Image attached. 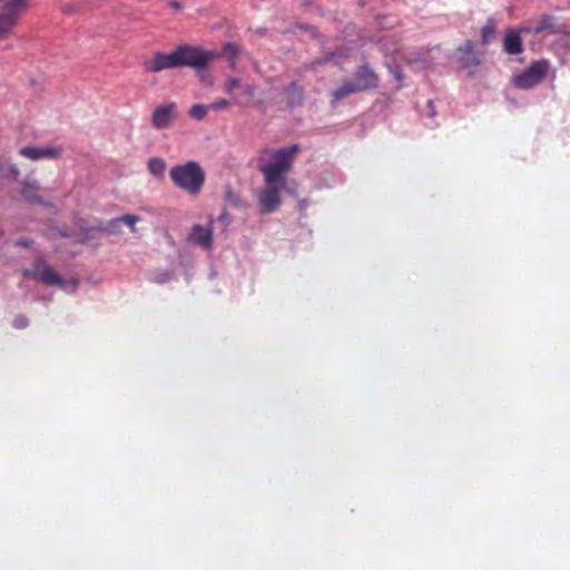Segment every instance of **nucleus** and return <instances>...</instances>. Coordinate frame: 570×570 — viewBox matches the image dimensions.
I'll list each match as a JSON object with an SVG mask.
<instances>
[{"mask_svg":"<svg viewBox=\"0 0 570 570\" xmlns=\"http://www.w3.org/2000/svg\"><path fill=\"white\" fill-rule=\"evenodd\" d=\"M39 184L37 180H26L22 184L21 196L30 204H40L47 207H52V204L46 202L39 194Z\"/></svg>","mask_w":570,"mask_h":570,"instance_id":"4468645a","label":"nucleus"},{"mask_svg":"<svg viewBox=\"0 0 570 570\" xmlns=\"http://www.w3.org/2000/svg\"><path fill=\"white\" fill-rule=\"evenodd\" d=\"M31 244H32V240L27 237H22V238L14 240V245H17V246L30 247Z\"/></svg>","mask_w":570,"mask_h":570,"instance_id":"cd10ccee","label":"nucleus"},{"mask_svg":"<svg viewBox=\"0 0 570 570\" xmlns=\"http://www.w3.org/2000/svg\"><path fill=\"white\" fill-rule=\"evenodd\" d=\"M299 146L294 144L274 150L269 154V160L265 161L262 156L258 160V169L264 176L265 183L286 184V174L292 168L294 157L298 153Z\"/></svg>","mask_w":570,"mask_h":570,"instance_id":"f257e3e1","label":"nucleus"},{"mask_svg":"<svg viewBox=\"0 0 570 570\" xmlns=\"http://www.w3.org/2000/svg\"><path fill=\"white\" fill-rule=\"evenodd\" d=\"M149 173L156 178H163L166 170V161L159 157H153L147 164Z\"/></svg>","mask_w":570,"mask_h":570,"instance_id":"6ab92c4d","label":"nucleus"},{"mask_svg":"<svg viewBox=\"0 0 570 570\" xmlns=\"http://www.w3.org/2000/svg\"><path fill=\"white\" fill-rule=\"evenodd\" d=\"M428 109H429V115L431 117H434L436 111H435V107H434L433 100H429L428 101Z\"/></svg>","mask_w":570,"mask_h":570,"instance_id":"7c9ffc66","label":"nucleus"},{"mask_svg":"<svg viewBox=\"0 0 570 570\" xmlns=\"http://www.w3.org/2000/svg\"><path fill=\"white\" fill-rule=\"evenodd\" d=\"M387 67H389L390 72L394 76V78L397 81H402L403 72H402L401 68L399 66H392V65H389Z\"/></svg>","mask_w":570,"mask_h":570,"instance_id":"bb28decb","label":"nucleus"},{"mask_svg":"<svg viewBox=\"0 0 570 570\" xmlns=\"http://www.w3.org/2000/svg\"><path fill=\"white\" fill-rule=\"evenodd\" d=\"M178 118V106L176 102H166L156 107L151 114V125L155 129L169 128Z\"/></svg>","mask_w":570,"mask_h":570,"instance_id":"6e6552de","label":"nucleus"},{"mask_svg":"<svg viewBox=\"0 0 570 570\" xmlns=\"http://www.w3.org/2000/svg\"><path fill=\"white\" fill-rule=\"evenodd\" d=\"M140 219L141 218L139 216L128 214V215H124V216L114 218L112 220H110L109 226H110V228H116V227H118L119 224L124 223L130 228L131 232H135L136 230L135 225Z\"/></svg>","mask_w":570,"mask_h":570,"instance_id":"aec40b11","label":"nucleus"},{"mask_svg":"<svg viewBox=\"0 0 570 570\" xmlns=\"http://www.w3.org/2000/svg\"><path fill=\"white\" fill-rule=\"evenodd\" d=\"M548 60L533 61L525 70L514 76L513 83L520 89H530L540 83L549 71Z\"/></svg>","mask_w":570,"mask_h":570,"instance_id":"423d86ee","label":"nucleus"},{"mask_svg":"<svg viewBox=\"0 0 570 570\" xmlns=\"http://www.w3.org/2000/svg\"><path fill=\"white\" fill-rule=\"evenodd\" d=\"M238 47L235 43L227 42L224 45L222 52L218 53V57L224 56L228 60L230 67H234L238 57Z\"/></svg>","mask_w":570,"mask_h":570,"instance_id":"412c9836","label":"nucleus"},{"mask_svg":"<svg viewBox=\"0 0 570 570\" xmlns=\"http://www.w3.org/2000/svg\"><path fill=\"white\" fill-rule=\"evenodd\" d=\"M23 275L47 285L59 286L66 293H75L79 286L78 279H62L53 268L43 261L36 262L32 269H24Z\"/></svg>","mask_w":570,"mask_h":570,"instance_id":"7ed1b4c3","label":"nucleus"},{"mask_svg":"<svg viewBox=\"0 0 570 570\" xmlns=\"http://www.w3.org/2000/svg\"><path fill=\"white\" fill-rule=\"evenodd\" d=\"M284 183H265V188L258 197L259 206L264 213H274L281 205V191L285 188Z\"/></svg>","mask_w":570,"mask_h":570,"instance_id":"1a4fd4ad","label":"nucleus"},{"mask_svg":"<svg viewBox=\"0 0 570 570\" xmlns=\"http://www.w3.org/2000/svg\"><path fill=\"white\" fill-rule=\"evenodd\" d=\"M170 279V274L168 272L161 274L159 277H155L154 282L156 283H165Z\"/></svg>","mask_w":570,"mask_h":570,"instance_id":"c756f323","label":"nucleus"},{"mask_svg":"<svg viewBox=\"0 0 570 570\" xmlns=\"http://www.w3.org/2000/svg\"><path fill=\"white\" fill-rule=\"evenodd\" d=\"M142 66L147 72L151 73L179 68L176 49L170 53L157 51L151 58L144 60Z\"/></svg>","mask_w":570,"mask_h":570,"instance_id":"9d476101","label":"nucleus"},{"mask_svg":"<svg viewBox=\"0 0 570 570\" xmlns=\"http://www.w3.org/2000/svg\"><path fill=\"white\" fill-rule=\"evenodd\" d=\"M171 183L188 195L195 196L200 193L205 184V171L195 160L178 164L169 169Z\"/></svg>","mask_w":570,"mask_h":570,"instance_id":"f03ea898","label":"nucleus"},{"mask_svg":"<svg viewBox=\"0 0 570 570\" xmlns=\"http://www.w3.org/2000/svg\"><path fill=\"white\" fill-rule=\"evenodd\" d=\"M187 242L206 250L213 247V229L210 226L194 225L187 237Z\"/></svg>","mask_w":570,"mask_h":570,"instance_id":"9b49d317","label":"nucleus"},{"mask_svg":"<svg viewBox=\"0 0 570 570\" xmlns=\"http://www.w3.org/2000/svg\"><path fill=\"white\" fill-rule=\"evenodd\" d=\"M11 173H12L14 176L19 175V170H18V168H17V167H12V168H11Z\"/></svg>","mask_w":570,"mask_h":570,"instance_id":"473e14b6","label":"nucleus"},{"mask_svg":"<svg viewBox=\"0 0 570 570\" xmlns=\"http://www.w3.org/2000/svg\"><path fill=\"white\" fill-rule=\"evenodd\" d=\"M495 35V26L493 21H488L485 26H483L481 30V38L483 43L490 42L491 39L494 38Z\"/></svg>","mask_w":570,"mask_h":570,"instance_id":"5701e85b","label":"nucleus"},{"mask_svg":"<svg viewBox=\"0 0 570 570\" xmlns=\"http://www.w3.org/2000/svg\"><path fill=\"white\" fill-rule=\"evenodd\" d=\"M361 92L356 89L354 81L347 80L340 88L332 92V105H336L340 100L344 99L348 95Z\"/></svg>","mask_w":570,"mask_h":570,"instance_id":"f3484780","label":"nucleus"},{"mask_svg":"<svg viewBox=\"0 0 570 570\" xmlns=\"http://www.w3.org/2000/svg\"><path fill=\"white\" fill-rule=\"evenodd\" d=\"M27 4L28 0H8L3 3L0 10V39L7 38L17 26Z\"/></svg>","mask_w":570,"mask_h":570,"instance_id":"39448f33","label":"nucleus"},{"mask_svg":"<svg viewBox=\"0 0 570 570\" xmlns=\"http://www.w3.org/2000/svg\"><path fill=\"white\" fill-rule=\"evenodd\" d=\"M554 26V18L550 14H543L538 20L530 21L521 30L525 33L539 35L547 30H552Z\"/></svg>","mask_w":570,"mask_h":570,"instance_id":"dca6fc26","label":"nucleus"},{"mask_svg":"<svg viewBox=\"0 0 570 570\" xmlns=\"http://www.w3.org/2000/svg\"><path fill=\"white\" fill-rule=\"evenodd\" d=\"M178 67H189L197 71L205 70L218 57V52L204 50L196 46L181 45L176 48Z\"/></svg>","mask_w":570,"mask_h":570,"instance_id":"20e7f679","label":"nucleus"},{"mask_svg":"<svg viewBox=\"0 0 570 570\" xmlns=\"http://www.w3.org/2000/svg\"><path fill=\"white\" fill-rule=\"evenodd\" d=\"M13 326L18 330H22L28 326V320L26 316H17L13 321Z\"/></svg>","mask_w":570,"mask_h":570,"instance_id":"a878e982","label":"nucleus"},{"mask_svg":"<svg viewBox=\"0 0 570 570\" xmlns=\"http://www.w3.org/2000/svg\"><path fill=\"white\" fill-rule=\"evenodd\" d=\"M284 92L288 96V105L291 107L301 105L303 99V91L296 82H292L284 88Z\"/></svg>","mask_w":570,"mask_h":570,"instance_id":"a211bd4d","label":"nucleus"},{"mask_svg":"<svg viewBox=\"0 0 570 570\" xmlns=\"http://www.w3.org/2000/svg\"><path fill=\"white\" fill-rule=\"evenodd\" d=\"M454 56L460 67L468 71L469 77H473L475 68L482 63L481 53L474 49V42L471 40L460 46L455 50Z\"/></svg>","mask_w":570,"mask_h":570,"instance_id":"0eeeda50","label":"nucleus"},{"mask_svg":"<svg viewBox=\"0 0 570 570\" xmlns=\"http://www.w3.org/2000/svg\"><path fill=\"white\" fill-rule=\"evenodd\" d=\"M228 105H229V102L226 99H219L208 106H209V109L218 111V110L225 109Z\"/></svg>","mask_w":570,"mask_h":570,"instance_id":"393cba45","label":"nucleus"},{"mask_svg":"<svg viewBox=\"0 0 570 570\" xmlns=\"http://www.w3.org/2000/svg\"><path fill=\"white\" fill-rule=\"evenodd\" d=\"M169 6H170L171 8H174V9H176V10H180V9H183V4H181L180 2H178V1H170V2H169Z\"/></svg>","mask_w":570,"mask_h":570,"instance_id":"2f4dec72","label":"nucleus"},{"mask_svg":"<svg viewBox=\"0 0 570 570\" xmlns=\"http://www.w3.org/2000/svg\"><path fill=\"white\" fill-rule=\"evenodd\" d=\"M240 89H242L243 94L246 96H253L255 92L254 87H252L249 85L240 86Z\"/></svg>","mask_w":570,"mask_h":570,"instance_id":"c85d7f7f","label":"nucleus"},{"mask_svg":"<svg viewBox=\"0 0 570 570\" xmlns=\"http://www.w3.org/2000/svg\"><path fill=\"white\" fill-rule=\"evenodd\" d=\"M351 80L354 81L356 89L360 91L370 90L377 86L376 75L367 66H362Z\"/></svg>","mask_w":570,"mask_h":570,"instance_id":"ddd939ff","label":"nucleus"},{"mask_svg":"<svg viewBox=\"0 0 570 570\" xmlns=\"http://www.w3.org/2000/svg\"><path fill=\"white\" fill-rule=\"evenodd\" d=\"M521 29H510L507 31L503 39V49L508 55H519L523 51L522 40H521Z\"/></svg>","mask_w":570,"mask_h":570,"instance_id":"2eb2a0df","label":"nucleus"},{"mask_svg":"<svg viewBox=\"0 0 570 570\" xmlns=\"http://www.w3.org/2000/svg\"><path fill=\"white\" fill-rule=\"evenodd\" d=\"M240 88V82L236 78H228L225 82V91L228 95H233L235 89Z\"/></svg>","mask_w":570,"mask_h":570,"instance_id":"b1692460","label":"nucleus"},{"mask_svg":"<svg viewBox=\"0 0 570 570\" xmlns=\"http://www.w3.org/2000/svg\"><path fill=\"white\" fill-rule=\"evenodd\" d=\"M208 110L209 106L197 104L190 107L188 114L191 118L202 120L206 117Z\"/></svg>","mask_w":570,"mask_h":570,"instance_id":"4be33fe9","label":"nucleus"},{"mask_svg":"<svg viewBox=\"0 0 570 570\" xmlns=\"http://www.w3.org/2000/svg\"><path fill=\"white\" fill-rule=\"evenodd\" d=\"M19 154L28 158L30 160L37 161L42 158L55 159L60 156V149L51 146L45 147H35V146H26L19 150Z\"/></svg>","mask_w":570,"mask_h":570,"instance_id":"f8f14e48","label":"nucleus"}]
</instances>
